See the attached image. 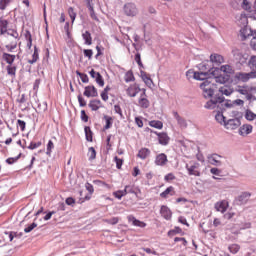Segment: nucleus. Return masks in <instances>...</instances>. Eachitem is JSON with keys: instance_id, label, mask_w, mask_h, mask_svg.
<instances>
[{"instance_id": "nucleus-1", "label": "nucleus", "mask_w": 256, "mask_h": 256, "mask_svg": "<svg viewBox=\"0 0 256 256\" xmlns=\"http://www.w3.org/2000/svg\"><path fill=\"white\" fill-rule=\"evenodd\" d=\"M19 59V54H9L7 52H4L2 54V59L7 63L6 71L7 75L10 77H15L17 75V65L15 64V60Z\"/></svg>"}, {"instance_id": "nucleus-2", "label": "nucleus", "mask_w": 256, "mask_h": 256, "mask_svg": "<svg viewBox=\"0 0 256 256\" xmlns=\"http://www.w3.org/2000/svg\"><path fill=\"white\" fill-rule=\"evenodd\" d=\"M248 66L251 69V72H239L236 77L243 83H247L250 79H256V56H251L248 61Z\"/></svg>"}, {"instance_id": "nucleus-3", "label": "nucleus", "mask_w": 256, "mask_h": 256, "mask_svg": "<svg viewBox=\"0 0 256 256\" xmlns=\"http://www.w3.org/2000/svg\"><path fill=\"white\" fill-rule=\"evenodd\" d=\"M200 89H202L205 99H211L215 95V91H217V84L213 81L205 80L200 84Z\"/></svg>"}, {"instance_id": "nucleus-4", "label": "nucleus", "mask_w": 256, "mask_h": 256, "mask_svg": "<svg viewBox=\"0 0 256 256\" xmlns=\"http://www.w3.org/2000/svg\"><path fill=\"white\" fill-rule=\"evenodd\" d=\"M6 35L9 41H11V43L7 44L5 48L7 49V51H9V53H13V50L17 49V41L19 40V33H17V31L15 30H7Z\"/></svg>"}, {"instance_id": "nucleus-5", "label": "nucleus", "mask_w": 256, "mask_h": 256, "mask_svg": "<svg viewBox=\"0 0 256 256\" xmlns=\"http://www.w3.org/2000/svg\"><path fill=\"white\" fill-rule=\"evenodd\" d=\"M199 163L197 162H190L189 164H186L185 168L188 171V175L194 176V177H201V170H199Z\"/></svg>"}, {"instance_id": "nucleus-6", "label": "nucleus", "mask_w": 256, "mask_h": 256, "mask_svg": "<svg viewBox=\"0 0 256 256\" xmlns=\"http://www.w3.org/2000/svg\"><path fill=\"white\" fill-rule=\"evenodd\" d=\"M225 97L223 95L216 94L211 100L205 104V109H215L218 107L219 103H223Z\"/></svg>"}, {"instance_id": "nucleus-7", "label": "nucleus", "mask_w": 256, "mask_h": 256, "mask_svg": "<svg viewBox=\"0 0 256 256\" xmlns=\"http://www.w3.org/2000/svg\"><path fill=\"white\" fill-rule=\"evenodd\" d=\"M241 127V119L240 118H231L226 120V123L224 124V128L227 129V131H235L236 129H239Z\"/></svg>"}, {"instance_id": "nucleus-8", "label": "nucleus", "mask_w": 256, "mask_h": 256, "mask_svg": "<svg viewBox=\"0 0 256 256\" xmlns=\"http://www.w3.org/2000/svg\"><path fill=\"white\" fill-rule=\"evenodd\" d=\"M124 13L127 17H137L139 9H137V5H135V3H126L124 5Z\"/></svg>"}, {"instance_id": "nucleus-9", "label": "nucleus", "mask_w": 256, "mask_h": 256, "mask_svg": "<svg viewBox=\"0 0 256 256\" xmlns=\"http://www.w3.org/2000/svg\"><path fill=\"white\" fill-rule=\"evenodd\" d=\"M187 77H189V75H193V78L196 79V81H211V77L209 76V72H193L191 70H189L186 73Z\"/></svg>"}, {"instance_id": "nucleus-10", "label": "nucleus", "mask_w": 256, "mask_h": 256, "mask_svg": "<svg viewBox=\"0 0 256 256\" xmlns=\"http://www.w3.org/2000/svg\"><path fill=\"white\" fill-rule=\"evenodd\" d=\"M199 71H202V73H208V75H215V71H219V68H215L213 70V67L211 66L210 61H204L198 65Z\"/></svg>"}, {"instance_id": "nucleus-11", "label": "nucleus", "mask_w": 256, "mask_h": 256, "mask_svg": "<svg viewBox=\"0 0 256 256\" xmlns=\"http://www.w3.org/2000/svg\"><path fill=\"white\" fill-rule=\"evenodd\" d=\"M232 55L238 63H241V65H243V63H247V54H243L240 49L234 48L232 50Z\"/></svg>"}, {"instance_id": "nucleus-12", "label": "nucleus", "mask_w": 256, "mask_h": 256, "mask_svg": "<svg viewBox=\"0 0 256 256\" xmlns=\"http://www.w3.org/2000/svg\"><path fill=\"white\" fill-rule=\"evenodd\" d=\"M253 133V125L251 124H243L238 129V135L240 137H247V135H251Z\"/></svg>"}, {"instance_id": "nucleus-13", "label": "nucleus", "mask_w": 256, "mask_h": 256, "mask_svg": "<svg viewBox=\"0 0 256 256\" xmlns=\"http://www.w3.org/2000/svg\"><path fill=\"white\" fill-rule=\"evenodd\" d=\"M128 222L131 223L134 227H140L141 229H144V227H147V223L138 220L133 215L127 216Z\"/></svg>"}, {"instance_id": "nucleus-14", "label": "nucleus", "mask_w": 256, "mask_h": 256, "mask_svg": "<svg viewBox=\"0 0 256 256\" xmlns=\"http://www.w3.org/2000/svg\"><path fill=\"white\" fill-rule=\"evenodd\" d=\"M168 161L169 160L167 159V156L165 155V153H160L155 158V165H157L158 167H165Z\"/></svg>"}, {"instance_id": "nucleus-15", "label": "nucleus", "mask_w": 256, "mask_h": 256, "mask_svg": "<svg viewBox=\"0 0 256 256\" xmlns=\"http://www.w3.org/2000/svg\"><path fill=\"white\" fill-rule=\"evenodd\" d=\"M145 89H142V93L140 95V98L138 100L139 105L143 108V109H148L150 102L147 99V94L145 93Z\"/></svg>"}, {"instance_id": "nucleus-16", "label": "nucleus", "mask_w": 256, "mask_h": 256, "mask_svg": "<svg viewBox=\"0 0 256 256\" xmlns=\"http://www.w3.org/2000/svg\"><path fill=\"white\" fill-rule=\"evenodd\" d=\"M210 63L216 67H219V65L225 63V59L220 54L214 53L210 56Z\"/></svg>"}, {"instance_id": "nucleus-17", "label": "nucleus", "mask_w": 256, "mask_h": 256, "mask_svg": "<svg viewBox=\"0 0 256 256\" xmlns=\"http://www.w3.org/2000/svg\"><path fill=\"white\" fill-rule=\"evenodd\" d=\"M214 207L216 211H219L220 213H225L227 209H229V202H227V200H222L216 202Z\"/></svg>"}, {"instance_id": "nucleus-18", "label": "nucleus", "mask_w": 256, "mask_h": 256, "mask_svg": "<svg viewBox=\"0 0 256 256\" xmlns=\"http://www.w3.org/2000/svg\"><path fill=\"white\" fill-rule=\"evenodd\" d=\"M210 81H212V83H218L219 85H225V83H227V81H229V76H223V75H219V76H215V74L213 75V77H210Z\"/></svg>"}, {"instance_id": "nucleus-19", "label": "nucleus", "mask_w": 256, "mask_h": 256, "mask_svg": "<svg viewBox=\"0 0 256 256\" xmlns=\"http://www.w3.org/2000/svg\"><path fill=\"white\" fill-rule=\"evenodd\" d=\"M174 119H176L178 126L180 129H187V120L185 118L181 117L179 113L173 112Z\"/></svg>"}, {"instance_id": "nucleus-20", "label": "nucleus", "mask_w": 256, "mask_h": 256, "mask_svg": "<svg viewBox=\"0 0 256 256\" xmlns=\"http://www.w3.org/2000/svg\"><path fill=\"white\" fill-rule=\"evenodd\" d=\"M141 88H139V86H137L136 84L131 85L127 90V96L128 97H137V95L140 93Z\"/></svg>"}, {"instance_id": "nucleus-21", "label": "nucleus", "mask_w": 256, "mask_h": 256, "mask_svg": "<svg viewBox=\"0 0 256 256\" xmlns=\"http://www.w3.org/2000/svg\"><path fill=\"white\" fill-rule=\"evenodd\" d=\"M160 215L166 219V221H169L171 217H173V213L171 212V209L167 206H161L160 209Z\"/></svg>"}, {"instance_id": "nucleus-22", "label": "nucleus", "mask_w": 256, "mask_h": 256, "mask_svg": "<svg viewBox=\"0 0 256 256\" xmlns=\"http://www.w3.org/2000/svg\"><path fill=\"white\" fill-rule=\"evenodd\" d=\"M251 35H253V30H251L249 26H244L240 29V37L242 41H245V39H247V37H251Z\"/></svg>"}, {"instance_id": "nucleus-23", "label": "nucleus", "mask_w": 256, "mask_h": 256, "mask_svg": "<svg viewBox=\"0 0 256 256\" xmlns=\"http://www.w3.org/2000/svg\"><path fill=\"white\" fill-rule=\"evenodd\" d=\"M84 95L85 97H97L99 93L97 92V88H95V86H86Z\"/></svg>"}, {"instance_id": "nucleus-24", "label": "nucleus", "mask_w": 256, "mask_h": 256, "mask_svg": "<svg viewBox=\"0 0 256 256\" xmlns=\"http://www.w3.org/2000/svg\"><path fill=\"white\" fill-rule=\"evenodd\" d=\"M222 156L219 154H213L209 157L211 165H214V167H221L223 165V162H221Z\"/></svg>"}, {"instance_id": "nucleus-25", "label": "nucleus", "mask_w": 256, "mask_h": 256, "mask_svg": "<svg viewBox=\"0 0 256 256\" xmlns=\"http://www.w3.org/2000/svg\"><path fill=\"white\" fill-rule=\"evenodd\" d=\"M235 90H233V88L231 86H227V85H224V86H221L219 87V93H221V95H226V97H229L231 95H233V92Z\"/></svg>"}, {"instance_id": "nucleus-26", "label": "nucleus", "mask_w": 256, "mask_h": 256, "mask_svg": "<svg viewBox=\"0 0 256 256\" xmlns=\"http://www.w3.org/2000/svg\"><path fill=\"white\" fill-rule=\"evenodd\" d=\"M249 199H251V193L249 192H243L240 196L237 197L239 205H245Z\"/></svg>"}, {"instance_id": "nucleus-27", "label": "nucleus", "mask_w": 256, "mask_h": 256, "mask_svg": "<svg viewBox=\"0 0 256 256\" xmlns=\"http://www.w3.org/2000/svg\"><path fill=\"white\" fill-rule=\"evenodd\" d=\"M236 93H240V95H245L246 99L249 101V90H248V85H242V86H237L235 89Z\"/></svg>"}, {"instance_id": "nucleus-28", "label": "nucleus", "mask_w": 256, "mask_h": 256, "mask_svg": "<svg viewBox=\"0 0 256 256\" xmlns=\"http://www.w3.org/2000/svg\"><path fill=\"white\" fill-rule=\"evenodd\" d=\"M86 1H87V8L90 13L91 19H93L94 21H99V18L97 17V14L95 13V10L93 9V3H91V1H93V0H86Z\"/></svg>"}, {"instance_id": "nucleus-29", "label": "nucleus", "mask_w": 256, "mask_h": 256, "mask_svg": "<svg viewBox=\"0 0 256 256\" xmlns=\"http://www.w3.org/2000/svg\"><path fill=\"white\" fill-rule=\"evenodd\" d=\"M149 155H151V150H149V148H141L137 154V157H139V159L145 160L147 157H149Z\"/></svg>"}, {"instance_id": "nucleus-30", "label": "nucleus", "mask_w": 256, "mask_h": 256, "mask_svg": "<svg viewBox=\"0 0 256 256\" xmlns=\"http://www.w3.org/2000/svg\"><path fill=\"white\" fill-rule=\"evenodd\" d=\"M220 71H222V73H225L228 76V78H229V75H233V73H235L233 66H231L229 64L222 65L220 67Z\"/></svg>"}, {"instance_id": "nucleus-31", "label": "nucleus", "mask_w": 256, "mask_h": 256, "mask_svg": "<svg viewBox=\"0 0 256 256\" xmlns=\"http://www.w3.org/2000/svg\"><path fill=\"white\" fill-rule=\"evenodd\" d=\"M173 197V195H175V188H173V186L168 187L164 192L160 193V197H162V199H167V197Z\"/></svg>"}, {"instance_id": "nucleus-32", "label": "nucleus", "mask_w": 256, "mask_h": 256, "mask_svg": "<svg viewBox=\"0 0 256 256\" xmlns=\"http://www.w3.org/2000/svg\"><path fill=\"white\" fill-rule=\"evenodd\" d=\"M169 136L167 133H159L158 134V141L160 145H169Z\"/></svg>"}, {"instance_id": "nucleus-33", "label": "nucleus", "mask_w": 256, "mask_h": 256, "mask_svg": "<svg viewBox=\"0 0 256 256\" xmlns=\"http://www.w3.org/2000/svg\"><path fill=\"white\" fill-rule=\"evenodd\" d=\"M215 119L219 125L225 127V123H227V118L221 112H217L215 115Z\"/></svg>"}, {"instance_id": "nucleus-34", "label": "nucleus", "mask_w": 256, "mask_h": 256, "mask_svg": "<svg viewBox=\"0 0 256 256\" xmlns=\"http://www.w3.org/2000/svg\"><path fill=\"white\" fill-rule=\"evenodd\" d=\"M140 75L145 85H147V87L153 86V80L151 79V77H149V75H147V73L141 72Z\"/></svg>"}, {"instance_id": "nucleus-35", "label": "nucleus", "mask_w": 256, "mask_h": 256, "mask_svg": "<svg viewBox=\"0 0 256 256\" xmlns=\"http://www.w3.org/2000/svg\"><path fill=\"white\" fill-rule=\"evenodd\" d=\"M9 22L5 19L0 18V35H5L7 33V26Z\"/></svg>"}, {"instance_id": "nucleus-36", "label": "nucleus", "mask_w": 256, "mask_h": 256, "mask_svg": "<svg viewBox=\"0 0 256 256\" xmlns=\"http://www.w3.org/2000/svg\"><path fill=\"white\" fill-rule=\"evenodd\" d=\"M82 38L85 41V45H93V38L91 37V33L89 31H85L82 34Z\"/></svg>"}, {"instance_id": "nucleus-37", "label": "nucleus", "mask_w": 256, "mask_h": 256, "mask_svg": "<svg viewBox=\"0 0 256 256\" xmlns=\"http://www.w3.org/2000/svg\"><path fill=\"white\" fill-rule=\"evenodd\" d=\"M89 107L92 111H99V109L101 108V100L90 101Z\"/></svg>"}, {"instance_id": "nucleus-38", "label": "nucleus", "mask_w": 256, "mask_h": 256, "mask_svg": "<svg viewBox=\"0 0 256 256\" xmlns=\"http://www.w3.org/2000/svg\"><path fill=\"white\" fill-rule=\"evenodd\" d=\"M86 189L88 190V192L90 193L89 195H86L85 198L81 201L82 203L84 201H89V199H91V195H93L95 189L93 188V186L89 183L86 184Z\"/></svg>"}, {"instance_id": "nucleus-39", "label": "nucleus", "mask_w": 256, "mask_h": 256, "mask_svg": "<svg viewBox=\"0 0 256 256\" xmlns=\"http://www.w3.org/2000/svg\"><path fill=\"white\" fill-rule=\"evenodd\" d=\"M84 131H85L86 140L91 143L93 141V132L91 131V127L86 126L84 128Z\"/></svg>"}, {"instance_id": "nucleus-40", "label": "nucleus", "mask_w": 256, "mask_h": 256, "mask_svg": "<svg viewBox=\"0 0 256 256\" xmlns=\"http://www.w3.org/2000/svg\"><path fill=\"white\" fill-rule=\"evenodd\" d=\"M241 250V246L239 244H231L228 246V251H230L233 255H237V252Z\"/></svg>"}, {"instance_id": "nucleus-41", "label": "nucleus", "mask_w": 256, "mask_h": 256, "mask_svg": "<svg viewBox=\"0 0 256 256\" xmlns=\"http://www.w3.org/2000/svg\"><path fill=\"white\" fill-rule=\"evenodd\" d=\"M38 60H39V50L37 49V47H35L34 53L32 55V60H29L28 63H30V65H33L34 63H37Z\"/></svg>"}, {"instance_id": "nucleus-42", "label": "nucleus", "mask_w": 256, "mask_h": 256, "mask_svg": "<svg viewBox=\"0 0 256 256\" xmlns=\"http://www.w3.org/2000/svg\"><path fill=\"white\" fill-rule=\"evenodd\" d=\"M247 15L241 14L238 19V25H241L242 27H246L248 24Z\"/></svg>"}, {"instance_id": "nucleus-43", "label": "nucleus", "mask_w": 256, "mask_h": 256, "mask_svg": "<svg viewBox=\"0 0 256 256\" xmlns=\"http://www.w3.org/2000/svg\"><path fill=\"white\" fill-rule=\"evenodd\" d=\"M245 119L247 121H255L256 114L253 111H251V110H246V112H245Z\"/></svg>"}, {"instance_id": "nucleus-44", "label": "nucleus", "mask_w": 256, "mask_h": 256, "mask_svg": "<svg viewBox=\"0 0 256 256\" xmlns=\"http://www.w3.org/2000/svg\"><path fill=\"white\" fill-rule=\"evenodd\" d=\"M106 125L104 126V130L107 131V129H111L113 126V118L111 116H104Z\"/></svg>"}, {"instance_id": "nucleus-45", "label": "nucleus", "mask_w": 256, "mask_h": 256, "mask_svg": "<svg viewBox=\"0 0 256 256\" xmlns=\"http://www.w3.org/2000/svg\"><path fill=\"white\" fill-rule=\"evenodd\" d=\"M150 127H154L155 129H163V122L159 120H153L149 122Z\"/></svg>"}, {"instance_id": "nucleus-46", "label": "nucleus", "mask_w": 256, "mask_h": 256, "mask_svg": "<svg viewBox=\"0 0 256 256\" xmlns=\"http://www.w3.org/2000/svg\"><path fill=\"white\" fill-rule=\"evenodd\" d=\"M256 93V86L248 85V101L253 99V95Z\"/></svg>"}, {"instance_id": "nucleus-47", "label": "nucleus", "mask_w": 256, "mask_h": 256, "mask_svg": "<svg viewBox=\"0 0 256 256\" xmlns=\"http://www.w3.org/2000/svg\"><path fill=\"white\" fill-rule=\"evenodd\" d=\"M88 157L90 161H93L97 157V152L95 151L94 147H90L88 149Z\"/></svg>"}, {"instance_id": "nucleus-48", "label": "nucleus", "mask_w": 256, "mask_h": 256, "mask_svg": "<svg viewBox=\"0 0 256 256\" xmlns=\"http://www.w3.org/2000/svg\"><path fill=\"white\" fill-rule=\"evenodd\" d=\"M113 195H114V197H115L116 199L121 200V199H123V197H125V195H127V194H126V191H125V190H118V191H116V192H113Z\"/></svg>"}, {"instance_id": "nucleus-49", "label": "nucleus", "mask_w": 256, "mask_h": 256, "mask_svg": "<svg viewBox=\"0 0 256 256\" xmlns=\"http://www.w3.org/2000/svg\"><path fill=\"white\" fill-rule=\"evenodd\" d=\"M68 15L72 23H75V19L77 18V13H75V10L73 9V7L68 8Z\"/></svg>"}, {"instance_id": "nucleus-50", "label": "nucleus", "mask_w": 256, "mask_h": 256, "mask_svg": "<svg viewBox=\"0 0 256 256\" xmlns=\"http://www.w3.org/2000/svg\"><path fill=\"white\" fill-rule=\"evenodd\" d=\"M125 81L126 83H131V81H135V76L133 75V72L131 71L126 72Z\"/></svg>"}, {"instance_id": "nucleus-51", "label": "nucleus", "mask_w": 256, "mask_h": 256, "mask_svg": "<svg viewBox=\"0 0 256 256\" xmlns=\"http://www.w3.org/2000/svg\"><path fill=\"white\" fill-rule=\"evenodd\" d=\"M53 149H55V144H53V141L49 140L48 144H47L46 154L51 156V153H52Z\"/></svg>"}, {"instance_id": "nucleus-52", "label": "nucleus", "mask_w": 256, "mask_h": 256, "mask_svg": "<svg viewBox=\"0 0 256 256\" xmlns=\"http://www.w3.org/2000/svg\"><path fill=\"white\" fill-rule=\"evenodd\" d=\"M78 77H80L82 83H89V76L87 74H83L81 72H76Z\"/></svg>"}, {"instance_id": "nucleus-53", "label": "nucleus", "mask_w": 256, "mask_h": 256, "mask_svg": "<svg viewBox=\"0 0 256 256\" xmlns=\"http://www.w3.org/2000/svg\"><path fill=\"white\" fill-rule=\"evenodd\" d=\"M36 227L37 223L33 222L32 224L24 228V233H31V231H33V229H35Z\"/></svg>"}, {"instance_id": "nucleus-54", "label": "nucleus", "mask_w": 256, "mask_h": 256, "mask_svg": "<svg viewBox=\"0 0 256 256\" xmlns=\"http://www.w3.org/2000/svg\"><path fill=\"white\" fill-rule=\"evenodd\" d=\"M105 223H108L109 225H117L119 223V218L118 217H113L110 219H106Z\"/></svg>"}, {"instance_id": "nucleus-55", "label": "nucleus", "mask_w": 256, "mask_h": 256, "mask_svg": "<svg viewBox=\"0 0 256 256\" xmlns=\"http://www.w3.org/2000/svg\"><path fill=\"white\" fill-rule=\"evenodd\" d=\"M83 53H84V57H87L89 60L93 59L92 49H84Z\"/></svg>"}, {"instance_id": "nucleus-56", "label": "nucleus", "mask_w": 256, "mask_h": 256, "mask_svg": "<svg viewBox=\"0 0 256 256\" xmlns=\"http://www.w3.org/2000/svg\"><path fill=\"white\" fill-rule=\"evenodd\" d=\"M95 81L100 87H103L105 85V80H103V76H101L100 73L96 77Z\"/></svg>"}, {"instance_id": "nucleus-57", "label": "nucleus", "mask_w": 256, "mask_h": 256, "mask_svg": "<svg viewBox=\"0 0 256 256\" xmlns=\"http://www.w3.org/2000/svg\"><path fill=\"white\" fill-rule=\"evenodd\" d=\"M20 157H21V154H19L18 156L14 157V158H8V159H6V163L8 165H13V163H17V161H19Z\"/></svg>"}, {"instance_id": "nucleus-58", "label": "nucleus", "mask_w": 256, "mask_h": 256, "mask_svg": "<svg viewBox=\"0 0 256 256\" xmlns=\"http://www.w3.org/2000/svg\"><path fill=\"white\" fill-rule=\"evenodd\" d=\"M251 222H249V221H246V222H242L241 224H240V231L241 230H245V229H251Z\"/></svg>"}, {"instance_id": "nucleus-59", "label": "nucleus", "mask_w": 256, "mask_h": 256, "mask_svg": "<svg viewBox=\"0 0 256 256\" xmlns=\"http://www.w3.org/2000/svg\"><path fill=\"white\" fill-rule=\"evenodd\" d=\"M181 228L175 227L173 230L168 232V237H173V235H177V233H181Z\"/></svg>"}, {"instance_id": "nucleus-60", "label": "nucleus", "mask_w": 256, "mask_h": 256, "mask_svg": "<svg viewBox=\"0 0 256 256\" xmlns=\"http://www.w3.org/2000/svg\"><path fill=\"white\" fill-rule=\"evenodd\" d=\"M114 161L116 163L117 169H121V167H123V159H120L119 157L115 156Z\"/></svg>"}, {"instance_id": "nucleus-61", "label": "nucleus", "mask_w": 256, "mask_h": 256, "mask_svg": "<svg viewBox=\"0 0 256 256\" xmlns=\"http://www.w3.org/2000/svg\"><path fill=\"white\" fill-rule=\"evenodd\" d=\"M7 5H9V0H0L1 11H5V9L7 8Z\"/></svg>"}, {"instance_id": "nucleus-62", "label": "nucleus", "mask_w": 256, "mask_h": 256, "mask_svg": "<svg viewBox=\"0 0 256 256\" xmlns=\"http://www.w3.org/2000/svg\"><path fill=\"white\" fill-rule=\"evenodd\" d=\"M114 111H115V113L120 115L121 119H123V110L121 109V106L114 105Z\"/></svg>"}, {"instance_id": "nucleus-63", "label": "nucleus", "mask_w": 256, "mask_h": 256, "mask_svg": "<svg viewBox=\"0 0 256 256\" xmlns=\"http://www.w3.org/2000/svg\"><path fill=\"white\" fill-rule=\"evenodd\" d=\"M124 191H126V195L127 193H135V186L127 185L125 186Z\"/></svg>"}, {"instance_id": "nucleus-64", "label": "nucleus", "mask_w": 256, "mask_h": 256, "mask_svg": "<svg viewBox=\"0 0 256 256\" xmlns=\"http://www.w3.org/2000/svg\"><path fill=\"white\" fill-rule=\"evenodd\" d=\"M40 145H41V142H31L30 145L28 146V149L30 150L38 149Z\"/></svg>"}]
</instances>
